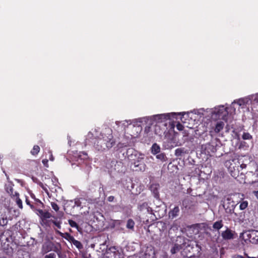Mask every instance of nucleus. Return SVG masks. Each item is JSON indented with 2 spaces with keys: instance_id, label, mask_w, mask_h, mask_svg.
Returning <instances> with one entry per match:
<instances>
[{
  "instance_id": "nucleus-34",
  "label": "nucleus",
  "mask_w": 258,
  "mask_h": 258,
  "mask_svg": "<svg viewBox=\"0 0 258 258\" xmlns=\"http://www.w3.org/2000/svg\"><path fill=\"white\" fill-rule=\"evenodd\" d=\"M176 128L178 131H182L183 130L184 126L182 124L180 123H178L176 124Z\"/></svg>"
},
{
  "instance_id": "nucleus-17",
  "label": "nucleus",
  "mask_w": 258,
  "mask_h": 258,
  "mask_svg": "<svg viewBox=\"0 0 258 258\" xmlns=\"http://www.w3.org/2000/svg\"><path fill=\"white\" fill-rule=\"evenodd\" d=\"M223 226V222L222 220H220L218 221L215 222L213 225V228L215 229L219 230H220Z\"/></svg>"
},
{
  "instance_id": "nucleus-48",
  "label": "nucleus",
  "mask_w": 258,
  "mask_h": 258,
  "mask_svg": "<svg viewBox=\"0 0 258 258\" xmlns=\"http://www.w3.org/2000/svg\"><path fill=\"white\" fill-rule=\"evenodd\" d=\"M187 136V134L185 132H184V135H183V136Z\"/></svg>"
},
{
  "instance_id": "nucleus-12",
  "label": "nucleus",
  "mask_w": 258,
  "mask_h": 258,
  "mask_svg": "<svg viewBox=\"0 0 258 258\" xmlns=\"http://www.w3.org/2000/svg\"><path fill=\"white\" fill-rule=\"evenodd\" d=\"M139 209L141 211L144 212L145 213L152 214V209L148 206L146 203H144L140 205Z\"/></svg>"
},
{
  "instance_id": "nucleus-5",
  "label": "nucleus",
  "mask_w": 258,
  "mask_h": 258,
  "mask_svg": "<svg viewBox=\"0 0 258 258\" xmlns=\"http://www.w3.org/2000/svg\"><path fill=\"white\" fill-rule=\"evenodd\" d=\"M124 122L131 124L133 123L132 131L131 132V136L134 138L137 137L142 131V128L140 125H138V121L137 120H125Z\"/></svg>"
},
{
  "instance_id": "nucleus-8",
  "label": "nucleus",
  "mask_w": 258,
  "mask_h": 258,
  "mask_svg": "<svg viewBox=\"0 0 258 258\" xmlns=\"http://www.w3.org/2000/svg\"><path fill=\"white\" fill-rule=\"evenodd\" d=\"M234 232L229 228H227L226 230L222 231L221 236L224 240H230L234 238Z\"/></svg>"
},
{
  "instance_id": "nucleus-6",
  "label": "nucleus",
  "mask_w": 258,
  "mask_h": 258,
  "mask_svg": "<svg viewBox=\"0 0 258 258\" xmlns=\"http://www.w3.org/2000/svg\"><path fill=\"white\" fill-rule=\"evenodd\" d=\"M175 115L174 113L160 114L154 115L152 116L153 119L157 122H162L170 119L171 115Z\"/></svg>"
},
{
  "instance_id": "nucleus-9",
  "label": "nucleus",
  "mask_w": 258,
  "mask_h": 258,
  "mask_svg": "<svg viewBox=\"0 0 258 258\" xmlns=\"http://www.w3.org/2000/svg\"><path fill=\"white\" fill-rule=\"evenodd\" d=\"M251 99L249 96L242 98L236 100H234L232 104L237 103L240 106L243 107L244 106L249 104Z\"/></svg>"
},
{
  "instance_id": "nucleus-23",
  "label": "nucleus",
  "mask_w": 258,
  "mask_h": 258,
  "mask_svg": "<svg viewBox=\"0 0 258 258\" xmlns=\"http://www.w3.org/2000/svg\"><path fill=\"white\" fill-rule=\"evenodd\" d=\"M8 220L7 217L3 216L0 218V225L4 226L8 224Z\"/></svg>"
},
{
  "instance_id": "nucleus-21",
  "label": "nucleus",
  "mask_w": 258,
  "mask_h": 258,
  "mask_svg": "<svg viewBox=\"0 0 258 258\" xmlns=\"http://www.w3.org/2000/svg\"><path fill=\"white\" fill-rule=\"evenodd\" d=\"M181 246L178 244H175L171 249V252L172 254H175L180 250Z\"/></svg>"
},
{
  "instance_id": "nucleus-47",
  "label": "nucleus",
  "mask_w": 258,
  "mask_h": 258,
  "mask_svg": "<svg viewBox=\"0 0 258 258\" xmlns=\"http://www.w3.org/2000/svg\"><path fill=\"white\" fill-rule=\"evenodd\" d=\"M56 232H57L58 233H59V234H60V235H61V234H62V233H61L60 232H59V231H56Z\"/></svg>"
},
{
  "instance_id": "nucleus-40",
  "label": "nucleus",
  "mask_w": 258,
  "mask_h": 258,
  "mask_svg": "<svg viewBox=\"0 0 258 258\" xmlns=\"http://www.w3.org/2000/svg\"><path fill=\"white\" fill-rule=\"evenodd\" d=\"M253 194H254V196L256 197V198L258 199V190L254 191L253 192Z\"/></svg>"
},
{
  "instance_id": "nucleus-45",
  "label": "nucleus",
  "mask_w": 258,
  "mask_h": 258,
  "mask_svg": "<svg viewBox=\"0 0 258 258\" xmlns=\"http://www.w3.org/2000/svg\"><path fill=\"white\" fill-rule=\"evenodd\" d=\"M29 206H30V207H31V209H34V206L30 204V205H29Z\"/></svg>"
},
{
  "instance_id": "nucleus-22",
  "label": "nucleus",
  "mask_w": 258,
  "mask_h": 258,
  "mask_svg": "<svg viewBox=\"0 0 258 258\" xmlns=\"http://www.w3.org/2000/svg\"><path fill=\"white\" fill-rule=\"evenodd\" d=\"M135 226V222L132 219H128L126 224V228L131 230H133Z\"/></svg>"
},
{
  "instance_id": "nucleus-15",
  "label": "nucleus",
  "mask_w": 258,
  "mask_h": 258,
  "mask_svg": "<svg viewBox=\"0 0 258 258\" xmlns=\"http://www.w3.org/2000/svg\"><path fill=\"white\" fill-rule=\"evenodd\" d=\"M179 212V209L178 206L175 207L169 213V215L172 218L177 217Z\"/></svg>"
},
{
  "instance_id": "nucleus-18",
  "label": "nucleus",
  "mask_w": 258,
  "mask_h": 258,
  "mask_svg": "<svg viewBox=\"0 0 258 258\" xmlns=\"http://www.w3.org/2000/svg\"><path fill=\"white\" fill-rule=\"evenodd\" d=\"M160 151V147L156 143L154 144L151 148V151L152 154H157Z\"/></svg>"
},
{
  "instance_id": "nucleus-38",
  "label": "nucleus",
  "mask_w": 258,
  "mask_h": 258,
  "mask_svg": "<svg viewBox=\"0 0 258 258\" xmlns=\"http://www.w3.org/2000/svg\"><path fill=\"white\" fill-rule=\"evenodd\" d=\"M42 163L44 164V165L46 167H48V160L47 159H44L42 160Z\"/></svg>"
},
{
  "instance_id": "nucleus-33",
  "label": "nucleus",
  "mask_w": 258,
  "mask_h": 258,
  "mask_svg": "<svg viewBox=\"0 0 258 258\" xmlns=\"http://www.w3.org/2000/svg\"><path fill=\"white\" fill-rule=\"evenodd\" d=\"M44 258H56V255L54 253H50L48 254H46Z\"/></svg>"
},
{
  "instance_id": "nucleus-11",
  "label": "nucleus",
  "mask_w": 258,
  "mask_h": 258,
  "mask_svg": "<svg viewBox=\"0 0 258 258\" xmlns=\"http://www.w3.org/2000/svg\"><path fill=\"white\" fill-rule=\"evenodd\" d=\"M119 254L118 251L116 250L115 247H111L109 248L106 253L108 257H113V258H119L117 257V255H119Z\"/></svg>"
},
{
  "instance_id": "nucleus-31",
  "label": "nucleus",
  "mask_w": 258,
  "mask_h": 258,
  "mask_svg": "<svg viewBox=\"0 0 258 258\" xmlns=\"http://www.w3.org/2000/svg\"><path fill=\"white\" fill-rule=\"evenodd\" d=\"M155 133L156 135H160L162 134V132L160 131V127L158 125H155Z\"/></svg>"
},
{
  "instance_id": "nucleus-36",
  "label": "nucleus",
  "mask_w": 258,
  "mask_h": 258,
  "mask_svg": "<svg viewBox=\"0 0 258 258\" xmlns=\"http://www.w3.org/2000/svg\"><path fill=\"white\" fill-rule=\"evenodd\" d=\"M151 127L150 126H146L145 128L144 132L145 134H148L150 132Z\"/></svg>"
},
{
  "instance_id": "nucleus-35",
  "label": "nucleus",
  "mask_w": 258,
  "mask_h": 258,
  "mask_svg": "<svg viewBox=\"0 0 258 258\" xmlns=\"http://www.w3.org/2000/svg\"><path fill=\"white\" fill-rule=\"evenodd\" d=\"M75 206L77 207H81V203L79 199H76L75 201Z\"/></svg>"
},
{
  "instance_id": "nucleus-39",
  "label": "nucleus",
  "mask_w": 258,
  "mask_h": 258,
  "mask_svg": "<svg viewBox=\"0 0 258 258\" xmlns=\"http://www.w3.org/2000/svg\"><path fill=\"white\" fill-rule=\"evenodd\" d=\"M114 198L113 196H109L108 198V201L109 202H112L114 200Z\"/></svg>"
},
{
  "instance_id": "nucleus-46",
  "label": "nucleus",
  "mask_w": 258,
  "mask_h": 258,
  "mask_svg": "<svg viewBox=\"0 0 258 258\" xmlns=\"http://www.w3.org/2000/svg\"><path fill=\"white\" fill-rule=\"evenodd\" d=\"M82 154H83L84 155H85V156H87V154L86 153H85V152H83V153H82Z\"/></svg>"
},
{
  "instance_id": "nucleus-19",
  "label": "nucleus",
  "mask_w": 258,
  "mask_h": 258,
  "mask_svg": "<svg viewBox=\"0 0 258 258\" xmlns=\"http://www.w3.org/2000/svg\"><path fill=\"white\" fill-rule=\"evenodd\" d=\"M5 189L6 191L12 197L14 194H13V188L12 183L6 185Z\"/></svg>"
},
{
  "instance_id": "nucleus-4",
  "label": "nucleus",
  "mask_w": 258,
  "mask_h": 258,
  "mask_svg": "<svg viewBox=\"0 0 258 258\" xmlns=\"http://www.w3.org/2000/svg\"><path fill=\"white\" fill-rule=\"evenodd\" d=\"M133 169L137 171H144L146 169V164L144 163V157L141 155L134 162Z\"/></svg>"
},
{
  "instance_id": "nucleus-7",
  "label": "nucleus",
  "mask_w": 258,
  "mask_h": 258,
  "mask_svg": "<svg viewBox=\"0 0 258 258\" xmlns=\"http://www.w3.org/2000/svg\"><path fill=\"white\" fill-rule=\"evenodd\" d=\"M250 242L253 244H258V231L251 230L247 234Z\"/></svg>"
},
{
  "instance_id": "nucleus-25",
  "label": "nucleus",
  "mask_w": 258,
  "mask_h": 258,
  "mask_svg": "<svg viewBox=\"0 0 258 258\" xmlns=\"http://www.w3.org/2000/svg\"><path fill=\"white\" fill-rule=\"evenodd\" d=\"M248 206V202L247 201H242L240 203L239 205V208L241 210L245 209Z\"/></svg>"
},
{
  "instance_id": "nucleus-2",
  "label": "nucleus",
  "mask_w": 258,
  "mask_h": 258,
  "mask_svg": "<svg viewBox=\"0 0 258 258\" xmlns=\"http://www.w3.org/2000/svg\"><path fill=\"white\" fill-rule=\"evenodd\" d=\"M53 250V251L57 253L58 255L60 254V246L57 247L54 246L53 242L47 241L43 243L41 248V253L42 255H44L48 252Z\"/></svg>"
},
{
  "instance_id": "nucleus-49",
  "label": "nucleus",
  "mask_w": 258,
  "mask_h": 258,
  "mask_svg": "<svg viewBox=\"0 0 258 258\" xmlns=\"http://www.w3.org/2000/svg\"><path fill=\"white\" fill-rule=\"evenodd\" d=\"M212 133H213V131L212 130L210 131V133L211 135H212Z\"/></svg>"
},
{
  "instance_id": "nucleus-50",
  "label": "nucleus",
  "mask_w": 258,
  "mask_h": 258,
  "mask_svg": "<svg viewBox=\"0 0 258 258\" xmlns=\"http://www.w3.org/2000/svg\"><path fill=\"white\" fill-rule=\"evenodd\" d=\"M240 258H244V257H243V256H240Z\"/></svg>"
},
{
  "instance_id": "nucleus-37",
  "label": "nucleus",
  "mask_w": 258,
  "mask_h": 258,
  "mask_svg": "<svg viewBox=\"0 0 258 258\" xmlns=\"http://www.w3.org/2000/svg\"><path fill=\"white\" fill-rule=\"evenodd\" d=\"M37 212H38L37 214L40 216V218H41L44 211H43L42 210L39 209V210H37Z\"/></svg>"
},
{
  "instance_id": "nucleus-10",
  "label": "nucleus",
  "mask_w": 258,
  "mask_h": 258,
  "mask_svg": "<svg viewBox=\"0 0 258 258\" xmlns=\"http://www.w3.org/2000/svg\"><path fill=\"white\" fill-rule=\"evenodd\" d=\"M69 238V240L78 249H80L83 248L82 243L77 240H76L74 237L71 236L69 233H66Z\"/></svg>"
},
{
  "instance_id": "nucleus-3",
  "label": "nucleus",
  "mask_w": 258,
  "mask_h": 258,
  "mask_svg": "<svg viewBox=\"0 0 258 258\" xmlns=\"http://www.w3.org/2000/svg\"><path fill=\"white\" fill-rule=\"evenodd\" d=\"M212 113L213 116L215 115L216 118L225 119L228 115L227 108L223 105H220L215 107Z\"/></svg>"
},
{
  "instance_id": "nucleus-29",
  "label": "nucleus",
  "mask_w": 258,
  "mask_h": 258,
  "mask_svg": "<svg viewBox=\"0 0 258 258\" xmlns=\"http://www.w3.org/2000/svg\"><path fill=\"white\" fill-rule=\"evenodd\" d=\"M51 206L52 208V209L55 211H58V210H59V207L57 205V204L54 203V202H51Z\"/></svg>"
},
{
  "instance_id": "nucleus-41",
  "label": "nucleus",
  "mask_w": 258,
  "mask_h": 258,
  "mask_svg": "<svg viewBox=\"0 0 258 258\" xmlns=\"http://www.w3.org/2000/svg\"><path fill=\"white\" fill-rule=\"evenodd\" d=\"M121 222L120 220H115L114 222V224H120Z\"/></svg>"
},
{
  "instance_id": "nucleus-42",
  "label": "nucleus",
  "mask_w": 258,
  "mask_h": 258,
  "mask_svg": "<svg viewBox=\"0 0 258 258\" xmlns=\"http://www.w3.org/2000/svg\"><path fill=\"white\" fill-rule=\"evenodd\" d=\"M49 159H50V160H51V161H53V160H54V158H53V156H52V154H51V155H50V158H49Z\"/></svg>"
},
{
  "instance_id": "nucleus-28",
  "label": "nucleus",
  "mask_w": 258,
  "mask_h": 258,
  "mask_svg": "<svg viewBox=\"0 0 258 258\" xmlns=\"http://www.w3.org/2000/svg\"><path fill=\"white\" fill-rule=\"evenodd\" d=\"M68 222H69V225L71 227L76 228L77 229L79 228V226H78V224L74 221H73L72 220H69Z\"/></svg>"
},
{
  "instance_id": "nucleus-20",
  "label": "nucleus",
  "mask_w": 258,
  "mask_h": 258,
  "mask_svg": "<svg viewBox=\"0 0 258 258\" xmlns=\"http://www.w3.org/2000/svg\"><path fill=\"white\" fill-rule=\"evenodd\" d=\"M185 153H186V152L184 148H177L175 151V155L177 157L181 156L182 154Z\"/></svg>"
},
{
  "instance_id": "nucleus-14",
  "label": "nucleus",
  "mask_w": 258,
  "mask_h": 258,
  "mask_svg": "<svg viewBox=\"0 0 258 258\" xmlns=\"http://www.w3.org/2000/svg\"><path fill=\"white\" fill-rule=\"evenodd\" d=\"M159 185L158 184H152L150 187L151 190L153 193L154 196L157 199L159 197Z\"/></svg>"
},
{
  "instance_id": "nucleus-26",
  "label": "nucleus",
  "mask_w": 258,
  "mask_h": 258,
  "mask_svg": "<svg viewBox=\"0 0 258 258\" xmlns=\"http://www.w3.org/2000/svg\"><path fill=\"white\" fill-rule=\"evenodd\" d=\"M50 217H51V214L48 212H45L43 213V214L42 216V217L41 218V219L43 220H45V219H48V218H50Z\"/></svg>"
},
{
  "instance_id": "nucleus-30",
  "label": "nucleus",
  "mask_w": 258,
  "mask_h": 258,
  "mask_svg": "<svg viewBox=\"0 0 258 258\" xmlns=\"http://www.w3.org/2000/svg\"><path fill=\"white\" fill-rule=\"evenodd\" d=\"M50 222H51L52 223H53L58 228L60 229L61 228V222L59 221H56L55 220H50Z\"/></svg>"
},
{
  "instance_id": "nucleus-32",
  "label": "nucleus",
  "mask_w": 258,
  "mask_h": 258,
  "mask_svg": "<svg viewBox=\"0 0 258 258\" xmlns=\"http://www.w3.org/2000/svg\"><path fill=\"white\" fill-rule=\"evenodd\" d=\"M165 157V155L162 153L158 154L156 156V158L158 159H160L161 161L164 160Z\"/></svg>"
},
{
  "instance_id": "nucleus-43",
  "label": "nucleus",
  "mask_w": 258,
  "mask_h": 258,
  "mask_svg": "<svg viewBox=\"0 0 258 258\" xmlns=\"http://www.w3.org/2000/svg\"><path fill=\"white\" fill-rule=\"evenodd\" d=\"M26 203L27 205H28L29 206L30 205V201L29 200H28L27 199H26Z\"/></svg>"
},
{
  "instance_id": "nucleus-16",
  "label": "nucleus",
  "mask_w": 258,
  "mask_h": 258,
  "mask_svg": "<svg viewBox=\"0 0 258 258\" xmlns=\"http://www.w3.org/2000/svg\"><path fill=\"white\" fill-rule=\"evenodd\" d=\"M224 123L222 121H219L217 123L214 128V131L216 133H219L223 129Z\"/></svg>"
},
{
  "instance_id": "nucleus-13",
  "label": "nucleus",
  "mask_w": 258,
  "mask_h": 258,
  "mask_svg": "<svg viewBox=\"0 0 258 258\" xmlns=\"http://www.w3.org/2000/svg\"><path fill=\"white\" fill-rule=\"evenodd\" d=\"M16 202L18 206L20 209H23V204H22V200L19 198V194L17 192H15V194L14 195H13L12 197H11Z\"/></svg>"
},
{
  "instance_id": "nucleus-1",
  "label": "nucleus",
  "mask_w": 258,
  "mask_h": 258,
  "mask_svg": "<svg viewBox=\"0 0 258 258\" xmlns=\"http://www.w3.org/2000/svg\"><path fill=\"white\" fill-rule=\"evenodd\" d=\"M100 138L95 143V148L98 151L109 149L115 145V141L112 136V131L109 127L105 128L101 133Z\"/></svg>"
},
{
  "instance_id": "nucleus-24",
  "label": "nucleus",
  "mask_w": 258,
  "mask_h": 258,
  "mask_svg": "<svg viewBox=\"0 0 258 258\" xmlns=\"http://www.w3.org/2000/svg\"><path fill=\"white\" fill-rule=\"evenodd\" d=\"M40 148L38 146H34L32 150L31 151V153L32 155H37L39 152Z\"/></svg>"
},
{
  "instance_id": "nucleus-44",
  "label": "nucleus",
  "mask_w": 258,
  "mask_h": 258,
  "mask_svg": "<svg viewBox=\"0 0 258 258\" xmlns=\"http://www.w3.org/2000/svg\"><path fill=\"white\" fill-rule=\"evenodd\" d=\"M5 175H6V176L7 177V180L9 181V179H10L9 176L6 173H5Z\"/></svg>"
},
{
  "instance_id": "nucleus-27",
  "label": "nucleus",
  "mask_w": 258,
  "mask_h": 258,
  "mask_svg": "<svg viewBox=\"0 0 258 258\" xmlns=\"http://www.w3.org/2000/svg\"><path fill=\"white\" fill-rule=\"evenodd\" d=\"M242 138L243 140H250L252 139V136L248 133H243L242 136Z\"/></svg>"
}]
</instances>
